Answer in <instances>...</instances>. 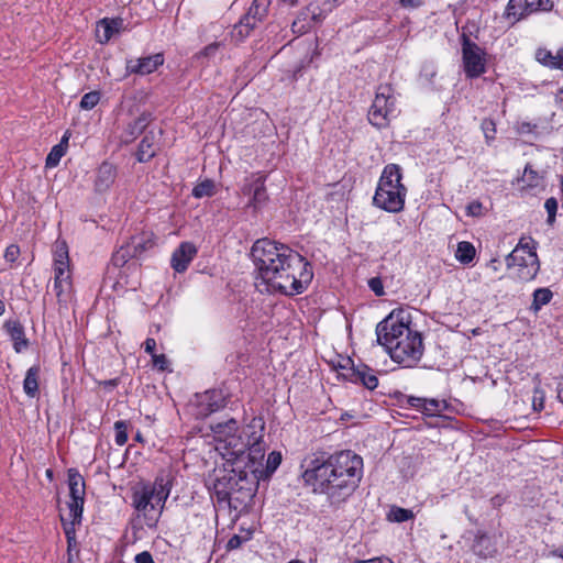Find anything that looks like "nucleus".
<instances>
[{
	"label": "nucleus",
	"instance_id": "obj_11",
	"mask_svg": "<svg viewBox=\"0 0 563 563\" xmlns=\"http://www.w3.org/2000/svg\"><path fill=\"white\" fill-rule=\"evenodd\" d=\"M191 407L192 415L197 419H205L224 407V398L219 390H207L203 394L196 395Z\"/></svg>",
	"mask_w": 563,
	"mask_h": 563
},
{
	"label": "nucleus",
	"instance_id": "obj_50",
	"mask_svg": "<svg viewBox=\"0 0 563 563\" xmlns=\"http://www.w3.org/2000/svg\"><path fill=\"white\" fill-rule=\"evenodd\" d=\"M245 541L244 538L240 537L239 534H234L232 536L228 543H227V549L228 550H235V549H239L242 543Z\"/></svg>",
	"mask_w": 563,
	"mask_h": 563
},
{
	"label": "nucleus",
	"instance_id": "obj_26",
	"mask_svg": "<svg viewBox=\"0 0 563 563\" xmlns=\"http://www.w3.org/2000/svg\"><path fill=\"white\" fill-rule=\"evenodd\" d=\"M355 379L361 382L367 389L373 390L378 386V378L374 371L366 365H360L354 369Z\"/></svg>",
	"mask_w": 563,
	"mask_h": 563
},
{
	"label": "nucleus",
	"instance_id": "obj_38",
	"mask_svg": "<svg viewBox=\"0 0 563 563\" xmlns=\"http://www.w3.org/2000/svg\"><path fill=\"white\" fill-rule=\"evenodd\" d=\"M115 443L120 446L124 445L128 441V423L119 420L114 423Z\"/></svg>",
	"mask_w": 563,
	"mask_h": 563
},
{
	"label": "nucleus",
	"instance_id": "obj_49",
	"mask_svg": "<svg viewBox=\"0 0 563 563\" xmlns=\"http://www.w3.org/2000/svg\"><path fill=\"white\" fill-rule=\"evenodd\" d=\"M532 407L536 411H541L544 408V397L541 391L536 390L532 398Z\"/></svg>",
	"mask_w": 563,
	"mask_h": 563
},
{
	"label": "nucleus",
	"instance_id": "obj_7",
	"mask_svg": "<svg viewBox=\"0 0 563 563\" xmlns=\"http://www.w3.org/2000/svg\"><path fill=\"white\" fill-rule=\"evenodd\" d=\"M506 265L511 269L512 275L521 282L533 279L540 269L537 253L525 251V249H515L506 257Z\"/></svg>",
	"mask_w": 563,
	"mask_h": 563
},
{
	"label": "nucleus",
	"instance_id": "obj_1",
	"mask_svg": "<svg viewBox=\"0 0 563 563\" xmlns=\"http://www.w3.org/2000/svg\"><path fill=\"white\" fill-rule=\"evenodd\" d=\"M261 291L294 296L311 283V265L298 252L269 239L257 240L251 250Z\"/></svg>",
	"mask_w": 563,
	"mask_h": 563
},
{
	"label": "nucleus",
	"instance_id": "obj_10",
	"mask_svg": "<svg viewBox=\"0 0 563 563\" xmlns=\"http://www.w3.org/2000/svg\"><path fill=\"white\" fill-rule=\"evenodd\" d=\"M462 60L468 78H477L485 73V52L465 33L461 36Z\"/></svg>",
	"mask_w": 563,
	"mask_h": 563
},
{
	"label": "nucleus",
	"instance_id": "obj_54",
	"mask_svg": "<svg viewBox=\"0 0 563 563\" xmlns=\"http://www.w3.org/2000/svg\"><path fill=\"white\" fill-rule=\"evenodd\" d=\"M354 563H393V562H391V560H389L387 558H384V559L375 558V559H371V560L356 561Z\"/></svg>",
	"mask_w": 563,
	"mask_h": 563
},
{
	"label": "nucleus",
	"instance_id": "obj_28",
	"mask_svg": "<svg viewBox=\"0 0 563 563\" xmlns=\"http://www.w3.org/2000/svg\"><path fill=\"white\" fill-rule=\"evenodd\" d=\"M38 375H40V367L32 366L27 369L24 382H23V390L31 398H33L37 395Z\"/></svg>",
	"mask_w": 563,
	"mask_h": 563
},
{
	"label": "nucleus",
	"instance_id": "obj_12",
	"mask_svg": "<svg viewBox=\"0 0 563 563\" xmlns=\"http://www.w3.org/2000/svg\"><path fill=\"white\" fill-rule=\"evenodd\" d=\"M153 246L152 239L148 234L132 236L131 240L113 255L115 266L124 265L130 258L137 257L144 251Z\"/></svg>",
	"mask_w": 563,
	"mask_h": 563
},
{
	"label": "nucleus",
	"instance_id": "obj_5",
	"mask_svg": "<svg viewBox=\"0 0 563 563\" xmlns=\"http://www.w3.org/2000/svg\"><path fill=\"white\" fill-rule=\"evenodd\" d=\"M401 178L399 165L388 164L384 167L373 198L376 207L394 213L404 209L407 188L401 184Z\"/></svg>",
	"mask_w": 563,
	"mask_h": 563
},
{
	"label": "nucleus",
	"instance_id": "obj_27",
	"mask_svg": "<svg viewBox=\"0 0 563 563\" xmlns=\"http://www.w3.org/2000/svg\"><path fill=\"white\" fill-rule=\"evenodd\" d=\"M218 442H222L225 438L234 435L238 432V422L235 419H229L225 422H219L211 427Z\"/></svg>",
	"mask_w": 563,
	"mask_h": 563
},
{
	"label": "nucleus",
	"instance_id": "obj_14",
	"mask_svg": "<svg viewBox=\"0 0 563 563\" xmlns=\"http://www.w3.org/2000/svg\"><path fill=\"white\" fill-rule=\"evenodd\" d=\"M551 7L550 0H509L507 15L519 20L532 12L550 10Z\"/></svg>",
	"mask_w": 563,
	"mask_h": 563
},
{
	"label": "nucleus",
	"instance_id": "obj_3",
	"mask_svg": "<svg viewBox=\"0 0 563 563\" xmlns=\"http://www.w3.org/2000/svg\"><path fill=\"white\" fill-rule=\"evenodd\" d=\"M377 342L391 360L404 367H413L423 354L420 333L412 331L401 312L393 311L376 325Z\"/></svg>",
	"mask_w": 563,
	"mask_h": 563
},
{
	"label": "nucleus",
	"instance_id": "obj_31",
	"mask_svg": "<svg viewBox=\"0 0 563 563\" xmlns=\"http://www.w3.org/2000/svg\"><path fill=\"white\" fill-rule=\"evenodd\" d=\"M475 247L472 243L462 241L457 244L455 257L462 264L471 263L475 257Z\"/></svg>",
	"mask_w": 563,
	"mask_h": 563
},
{
	"label": "nucleus",
	"instance_id": "obj_20",
	"mask_svg": "<svg viewBox=\"0 0 563 563\" xmlns=\"http://www.w3.org/2000/svg\"><path fill=\"white\" fill-rule=\"evenodd\" d=\"M157 145H156V135L154 132L150 131L141 141L139 145V150L136 152V158L139 162L144 163L148 162L156 154Z\"/></svg>",
	"mask_w": 563,
	"mask_h": 563
},
{
	"label": "nucleus",
	"instance_id": "obj_13",
	"mask_svg": "<svg viewBox=\"0 0 563 563\" xmlns=\"http://www.w3.org/2000/svg\"><path fill=\"white\" fill-rule=\"evenodd\" d=\"M242 192L244 196L250 197L247 207L253 208L254 211L262 209L268 200L265 179L262 176H257L249 180L243 186Z\"/></svg>",
	"mask_w": 563,
	"mask_h": 563
},
{
	"label": "nucleus",
	"instance_id": "obj_53",
	"mask_svg": "<svg viewBox=\"0 0 563 563\" xmlns=\"http://www.w3.org/2000/svg\"><path fill=\"white\" fill-rule=\"evenodd\" d=\"M424 399L426 398H420V397L411 396V397H409L408 402H409V405L411 407H415V408H417L419 410H422V407L424 405Z\"/></svg>",
	"mask_w": 563,
	"mask_h": 563
},
{
	"label": "nucleus",
	"instance_id": "obj_45",
	"mask_svg": "<svg viewBox=\"0 0 563 563\" xmlns=\"http://www.w3.org/2000/svg\"><path fill=\"white\" fill-rule=\"evenodd\" d=\"M282 463V454L277 451H273L267 456V470L274 472Z\"/></svg>",
	"mask_w": 563,
	"mask_h": 563
},
{
	"label": "nucleus",
	"instance_id": "obj_55",
	"mask_svg": "<svg viewBox=\"0 0 563 563\" xmlns=\"http://www.w3.org/2000/svg\"><path fill=\"white\" fill-rule=\"evenodd\" d=\"M401 5L417 8L421 4V0H399Z\"/></svg>",
	"mask_w": 563,
	"mask_h": 563
},
{
	"label": "nucleus",
	"instance_id": "obj_23",
	"mask_svg": "<svg viewBox=\"0 0 563 563\" xmlns=\"http://www.w3.org/2000/svg\"><path fill=\"white\" fill-rule=\"evenodd\" d=\"M268 4L267 0H253L247 12L243 15L245 21H250L256 27L266 18Z\"/></svg>",
	"mask_w": 563,
	"mask_h": 563
},
{
	"label": "nucleus",
	"instance_id": "obj_46",
	"mask_svg": "<svg viewBox=\"0 0 563 563\" xmlns=\"http://www.w3.org/2000/svg\"><path fill=\"white\" fill-rule=\"evenodd\" d=\"M368 287L376 296H383L385 294L383 282L379 277L371 278L368 280Z\"/></svg>",
	"mask_w": 563,
	"mask_h": 563
},
{
	"label": "nucleus",
	"instance_id": "obj_8",
	"mask_svg": "<svg viewBox=\"0 0 563 563\" xmlns=\"http://www.w3.org/2000/svg\"><path fill=\"white\" fill-rule=\"evenodd\" d=\"M54 291L58 300L71 288L68 246L65 241L54 245Z\"/></svg>",
	"mask_w": 563,
	"mask_h": 563
},
{
	"label": "nucleus",
	"instance_id": "obj_6",
	"mask_svg": "<svg viewBox=\"0 0 563 563\" xmlns=\"http://www.w3.org/2000/svg\"><path fill=\"white\" fill-rule=\"evenodd\" d=\"M396 113V98L389 85H380L377 88L375 99L368 111V120L374 126L386 128L391 117Z\"/></svg>",
	"mask_w": 563,
	"mask_h": 563
},
{
	"label": "nucleus",
	"instance_id": "obj_59",
	"mask_svg": "<svg viewBox=\"0 0 563 563\" xmlns=\"http://www.w3.org/2000/svg\"><path fill=\"white\" fill-rule=\"evenodd\" d=\"M558 397L563 401V375L561 376V379L559 382Z\"/></svg>",
	"mask_w": 563,
	"mask_h": 563
},
{
	"label": "nucleus",
	"instance_id": "obj_30",
	"mask_svg": "<svg viewBox=\"0 0 563 563\" xmlns=\"http://www.w3.org/2000/svg\"><path fill=\"white\" fill-rule=\"evenodd\" d=\"M150 122V114H141L137 119H135L132 123H130L125 130V141H132L139 134H141Z\"/></svg>",
	"mask_w": 563,
	"mask_h": 563
},
{
	"label": "nucleus",
	"instance_id": "obj_62",
	"mask_svg": "<svg viewBox=\"0 0 563 563\" xmlns=\"http://www.w3.org/2000/svg\"><path fill=\"white\" fill-rule=\"evenodd\" d=\"M4 310H5L4 302H3V300L0 298V316H2V314L4 313Z\"/></svg>",
	"mask_w": 563,
	"mask_h": 563
},
{
	"label": "nucleus",
	"instance_id": "obj_60",
	"mask_svg": "<svg viewBox=\"0 0 563 563\" xmlns=\"http://www.w3.org/2000/svg\"><path fill=\"white\" fill-rule=\"evenodd\" d=\"M291 27H292V32H294V33H297V32L302 33V32H303V31L301 30V27H300V29H298V22H297V21H295V22L292 23Z\"/></svg>",
	"mask_w": 563,
	"mask_h": 563
},
{
	"label": "nucleus",
	"instance_id": "obj_34",
	"mask_svg": "<svg viewBox=\"0 0 563 563\" xmlns=\"http://www.w3.org/2000/svg\"><path fill=\"white\" fill-rule=\"evenodd\" d=\"M65 153H66V150H65V146L63 145V142L53 146V148L51 150V152L48 153V155L46 157V162H45L46 167H48V168L56 167L59 164L60 158L65 155Z\"/></svg>",
	"mask_w": 563,
	"mask_h": 563
},
{
	"label": "nucleus",
	"instance_id": "obj_22",
	"mask_svg": "<svg viewBox=\"0 0 563 563\" xmlns=\"http://www.w3.org/2000/svg\"><path fill=\"white\" fill-rule=\"evenodd\" d=\"M122 25V20L103 19L98 23L97 37L100 43H108L113 34L118 33Z\"/></svg>",
	"mask_w": 563,
	"mask_h": 563
},
{
	"label": "nucleus",
	"instance_id": "obj_24",
	"mask_svg": "<svg viewBox=\"0 0 563 563\" xmlns=\"http://www.w3.org/2000/svg\"><path fill=\"white\" fill-rule=\"evenodd\" d=\"M223 448L228 450V454L233 456L234 459L242 457L247 449V443L242 439V437L231 435L229 438H225L224 441H222Z\"/></svg>",
	"mask_w": 563,
	"mask_h": 563
},
{
	"label": "nucleus",
	"instance_id": "obj_36",
	"mask_svg": "<svg viewBox=\"0 0 563 563\" xmlns=\"http://www.w3.org/2000/svg\"><path fill=\"white\" fill-rule=\"evenodd\" d=\"M68 505V519L71 525L79 522L82 515L84 500L70 499Z\"/></svg>",
	"mask_w": 563,
	"mask_h": 563
},
{
	"label": "nucleus",
	"instance_id": "obj_63",
	"mask_svg": "<svg viewBox=\"0 0 563 563\" xmlns=\"http://www.w3.org/2000/svg\"><path fill=\"white\" fill-rule=\"evenodd\" d=\"M106 384L109 385V386H115L117 385V380L115 379L109 380Z\"/></svg>",
	"mask_w": 563,
	"mask_h": 563
},
{
	"label": "nucleus",
	"instance_id": "obj_9",
	"mask_svg": "<svg viewBox=\"0 0 563 563\" xmlns=\"http://www.w3.org/2000/svg\"><path fill=\"white\" fill-rule=\"evenodd\" d=\"M255 476L249 475L246 471L240 468L223 470L222 475L214 479L212 489L219 504H221L231 493L241 487L243 482H253Z\"/></svg>",
	"mask_w": 563,
	"mask_h": 563
},
{
	"label": "nucleus",
	"instance_id": "obj_4",
	"mask_svg": "<svg viewBox=\"0 0 563 563\" xmlns=\"http://www.w3.org/2000/svg\"><path fill=\"white\" fill-rule=\"evenodd\" d=\"M170 493V479L159 475L153 484H139L133 487L132 505L146 519L148 527L155 526Z\"/></svg>",
	"mask_w": 563,
	"mask_h": 563
},
{
	"label": "nucleus",
	"instance_id": "obj_18",
	"mask_svg": "<svg viewBox=\"0 0 563 563\" xmlns=\"http://www.w3.org/2000/svg\"><path fill=\"white\" fill-rule=\"evenodd\" d=\"M4 329L13 341V349L16 353H20L27 347L29 341L25 338L24 328L21 322L16 320H8L4 323Z\"/></svg>",
	"mask_w": 563,
	"mask_h": 563
},
{
	"label": "nucleus",
	"instance_id": "obj_52",
	"mask_svg": "<svg viewBox=\"0 0 563 563\" xmlns=\"http://www.w3.org/2000/svg\"><path fill=\"white\" fill-rule=\"evenodd\" d=\"M156 341L153 338H147L144 342V351L151 356L155 354Z\"/></svg>",
	"mask_w": 563,
	"mask_h": 563
},
{
	"label": "nucleus",
	"instance_id": "obj_2",
	"mask_svg": "<svg viewBox=\"0 0 563 563\" xmlns=\"http://www.w3.org/2000/svg\"><path fill=\"white\" fill-rule=\"evenodd\" d=\"M363 476V459L354 452L341 451L327 459L314 456L302 473L306 485L325 494L332 504L341 503L358 486Z\"/></svg>",
	"mask_w": 563,
	"mask_h": 563
},
{
	"label": "nucleus",
	"instance_id": "obj_40",
	"mask_svg": "<svg viewBox=\"0 0 563 563\" xmlns=\"http://www.w3.org/2000/svg\"><path fill=\"white\" fill-rule=\"evenodd\" d=\"M443 407L441 402L437 399H424V405L422 407V412L428 416H437L442 411Z\"/></svg>",
	"mask_w": 563,
	"mask_h": 563
},
{
	"label": "nucleus",
	"instance_id": "obj_57",
	"mask_svg": "<svg viewBox=\"0 0 563 563\" xmlns=\"http://www.w3.org/2000/svg\"><path fill=\"white\" fill-rule=\"evenodd\" d=\"M516 249H525V251L534 252L532 250V247L530 246V242L523 243V240L520 241V243L518 244V246Z\"/></svg>",
	"mask_w": 563,
	"mask_h": 563
},
{
	"label": "nucleus",
	"instance_id": "obj_41",
	"mask_svg": "<svg viewBox=\"0 0 563 563\" xmlns=\"http://www.w3.org/2000/svg\"><path fill=\"white\" fill-rule=\"evenodd\" d=\"M522 181L529 187H536L539 185L540 176L536 170L527 165L522 175Z\"/></svg>",
	"mask_w": 563,
	"mask_h": 563
},
{
	"label": "nucleus",
	"instance_id": "obj_51",
	"mask_svg": "<svg viewBox=\"0 0 563 563\" xmlns=\"http://www.w3.org/2000/svg\"><path fill=\"white\" fill-rule=\"evenodd\" d=\"M135 563H155L150 552L143 551L135 555Z\"/></svg>",
	"mask_w": 563,
	"mask_h": 563
},
{
	"label": "nucleus",
	"instance_id": "obj_32",
	"mask_svg": "<svg viewBox=\"0 0 563 563\" xmlns=\"http://www.w3.org/2000/svg\"><path fill=\"white\" fill-rule=\"evenodd\" d=\"M553 297L552 291L549 288H538L533 292V301L531 308L534 311L541 309L542 306L549 303Z\"/></svg>",
	"mask_w": 563,
	"mask_h": 563
},
{
	"label": "nucleus",
	"instance_id": "obj_43",
	"mask_svg": "<svg viewBox=\"0 0 563 563\" xmlns=\"http://www.w3.org/2000/svg\"><path fill=\"white\" fill-rule=\"evenodd\" d=\"M481 128L484 132L487 143H490L495 139V133H496L495 122L490 119H484L481 124Z\"/></svg>",
	"mask_w": 563,
	"mask_h": 563
},
{
	"label": "nucleus",
	"instance_id": "obj_21",
	"mask_svg": "<svg viewBox=\"0 0 563 563\" xmlns=\"http://www.w3.org/2000/svg\"><path fill=\"white\" fill-rule=\"evenodd\" d=\"M536 59L550 68L563 69V48H560L555 54L545 48H539L536 52Z\"/></svg>",
	"mask_w": 563,
	"mask_h": 563
},
{
	"label": "nucleus",
	"instance_id": "obj_35",
	"mask_svg": "<svg viewBox=\"0 0 563 563\" xmlns=\"http://www.w3.org/2000/svg\"><path fill=\"white\" fill-rule=\"evenodd\" d=\"M213 194H214V183L209 179H206V180L199 183L192 189V195L196 198L211 197Z\"/></svg>",
	"mask_w": 563,
	"mask_h": 563
},
{
	"label": "nucleus",
	"instance_id": "obj_37",
	"mask_svg": "<svg viewBox=\"0 0 563 563\" xmlns=\"http://www.w3.org/2000/svg\"><path fill=\"white\" fill-rule=\"evenodd\" d=\"M413 517L409 509L393 507L388 514V519L394 522H405Z\"/></svg>",
	"mask_w": 563,
	"mask_h": 563
},
{
	"label": "nucleus",
	"instance_id": "obj_61",
	"mask_svg": "<svg viewBox=\"0 0 563 563\" xmlns=\"http://www.w3.org/2000/svg\"><path fill=\"white\" fill-rule=\"evenodd\" d=\"M64 529H65V533L67 536L68 541H70L71 540V536H70L71 534V529L68 528L66 525H65Z\"/></svg>",
	"mask_w": 563,
	"mask_h": 563
},
{
	"label": "nucleus",
	"instance_id": "obj_47",
	"mask_svg": "<svg viewBox=\"0 0 563 563\" xmlns=\"http://www.w3.org/2000/svg\"><path fill=\"white\" fill-rule=\"evenodd\" d=\"M20 255V247L15 244H11L5 249L4 252V258L10 262L14 263Z\"/></svg>",
	"mask_w": 563,
	"mask_h": 563
},
{
	"label": "nucleus",
	"instance_id": "obj_64",
	"mask_svg": "<svg viewBox=\"0 0 563 563\" xmlns=\"http://www.w3.org/2000/svg\"><path fill=\"white\" fill-rule=\"evenodd\" d=\"M288 563H303V562H302V561H300V560H291V561H289Z\"/></svg>",
	"mask_w": 563,
	"mask_h": 563
},
{
	"label": "nucleus",
	"instance_id": "obj_16",
	"mask_svg": "<svg viewBox=\"0 0 563 563\" xmlns=\"http://www.w3.org/2000/svg\"><path fill=\"white\" fill-rule=\"evenodd\" d=\"M255 481L243 482L240 488H236L222 503H225L231 509L240 511L244 509L254 497Z\"/></svg>",
	"mask_w": 563,
	"mask_h": 563
},
{
	"label": "nucleus",
	"instance_id": "obj_39",
	"mask_svg": "<svg viewBox=\"0 0 563 563\" xmlns=\"http://www.w3.org/2000/svg\"><path fill=\"white\" fill-rule=\"evenodd\" d=\"M100 100L99 91H90L82 96L80 100V108L84 110H91Z\"/></svg>",
	"mask_w": 563,
	"mask_h": 563
},
{
	"label": "nucleus",
	"instance_id": "obj_44",
	"mask_svg": "<svg viewBox=\"0 0 563 563\" xmlns=\"http://www.w3.org/2000/svg\"><path fill=\"white\" fill-rule=\"evenodd\" d=\"M466 214L471 217H482L484 216V207L481 201L474 200L470 202L466 207Z\"/></svg>",
	"mask_w": 563,
	"mask_h": 563
},
{
	"label": "nucleus",
	"instance_id": "obj_56",
	"mask_svg": "<svg viewBox=\"0 0 563 563\" xmlns=\"http://www.w3.org/2000/svg\"><path fill=\"white\" fill-rule=\"evenodd\" d=\"M505 501V498L500 495H496L490 499V504L493 507H500Z\"/></svg>",
	"mask_w": 563,
	"mask_h": 563
},
{
	"label": "nucleus",
	"instance_id": "obj_19",
	"mask_svg": "<svg viewBox=\"0 0 563 563\" xmlns=\"http://www.w3.org/2000/svg\"><path fill=\"white\" fill-rule=\"evenodd\" d=\"M115 177V167L108 162H103L97 170L95 181L96 189L100 192L108 190L114 183Z\"/></svg>",
	"mask_w": 563,
	"mask_h": 563
},
{
	"label": "nucleus",
	"instance_id": "obj_42",
	"mask_svg": "<svg viewBox=\"0 0 563 563\" xmlns=\"http://www.w3.org/2000/svg\"><path fill=\"white\" fill-rule=\"evenodd\" d=\"M544 208L548 212V224L552 225L555 222V216L558 211V201L555 198H548L544 202Z\"/></svg>",
	"mask_w": 563,
	"mask_h": 563
},
{
	"label": "nucleus",
	"instance_id": "obj_48",
	"mask_svg": "<svg viewBox=\"0 0 563 563\" xmlns=\"http://www.w3.org/2000/svg\"><path fill=\"white\" fill-rule=\"evenodd\" d=\"M153 365L159 371L167 369L168 360L164 354H153L152 356Z\"/></svg>",
	"mask_w": 563,
	"mask_h": 563
},
{
	"label": "nucleus",
	"instance_id": "obj_15",
	"mask_svg": "<svg viewBox=\"0 0 563 563\" xmlns=\"http://www.w3.org/2000/svg\"><path fill=\"white\" fill-rule=\"evenodd\" d=\"M164 64V56L161 53L141 57L131 58L126 60V71L129 74L136 75H148L155 71L159 66Z\"/></svg>",
	"mask_w": 563,
	"mask_h": 563
},
{
	"label": "nucleus",
	"instance_id": "obj_33",
	"mask_svg": "<svg viewBox=\"0 0 563 563\" xmlns=\"http://www.w3.org/2000/svg\"><path fill=\"white\" fill-rule=\"evenodd\" d=\"M253 29H255V26L250 21H245V18L242 16L232 30V37L242 41L250 35Z\"/></svg>",
	"mask_w": 563,
	"mask_h": 563
},
{
	"label": "nucleus",
	"instance_id": "obj_29",
	"mask_svg": "<svg viewBox=\"0 0 563 563\" xmlns=\"http://www.w3.org/2000/svg\"><path fill=\"white\" fill-rule=\"evenodd\" d=\"M473 549L475 553L484 558L492 556L496 552L490 542V538L487 534L481 532H478L475 538Z\"/></svg>",
	"mask_w": 563,
	"mask_h": 563
},
{
	"label": "nucleus",
	"instance_id": "obj_17",
	"mask_svg": "<svg viewBox=\"0 0 563 563\" xmlns=\"http://www.w3.org/2000/svg\"><path fill=\"white\" fill-rule=\"evenodd\" d=\"M197 254L196 246L190 242H183L173 253L170 265L177 273H183L188 268L189 263Z\"/></svg>",
	"mask_w": 563,
	"mask_h": 563
},
{
	"label": "nucleus",
	"instance_id": "obj_58",
	"mask_svg": "<svg viewBox=\"0 0 563 563\" xmlns=\"http://www.w3.org/2000/svg\"><path fill=\"white\" fill-rule=\"evenodd\" d=\"M556 103L563 110V87L560 89V91L556 95Z\"/></svg>",
	"mask_w": 563,
	"mask_h": 563
},
{
	"label": "nucleus",
	"instance_id": "obj_25",
	"mask_svg": "<svg viewBox=\"0 0 563 563\" xmlns=\"http://www.w3.org/2000/svg\"><path fill=\"white\" fill-rule=\"evenodd\" d=\"M68 485L70 492V499L84 500L85 497V482L82 476L69 470L68 472Z\"/></svg>",
	"mask_w": 563,
	"mask_h": 563
}]
</instances>
